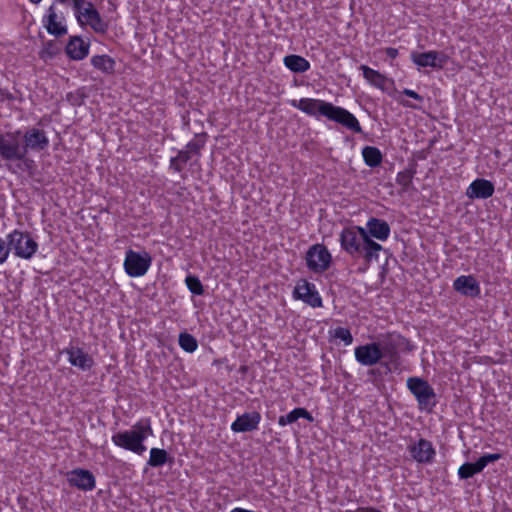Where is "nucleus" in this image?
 I'll return each instance as SVG.
<instances>
[{"mask_svg":"<svg viewBox=\"0 0 512 512\" xmlns=\"http://www.w3.org/2000/svg\"><path fill=\"white\" fill-rule=\"evenodd\" d=\"M289 104L309 116H323L355 133L362 132L358 119L352 113L330 102L314 98H301L290 100Z\"/></svg>","mask_w":512,"mask_h":512,"instance_id":"1","label":"nucleus"},{"mask_svg":"<svg viewBox=\"0 0 512 512\" xmlns=\"http://www.w3.org/2000/svg\"><path fill=\"white\" fill-rule=\"evenodd\" d=\"M340 247L352 257H363L367 263L378 261L383 247L366 237L362 226L345 227L339 235Z\"/></svg>","mask_w":512,"mask_h":512,"instance_id":"2","label":"nucleus"},{"mask_svg":"<svg viewBox=\"0 0 512 512\" xmlns=\"http://www.w3.org/2000/svg\"><path fill=\"white\" fill-rule=\"evenodd\" d=\"M153 435L151 419L142 418L135 422L130 429L113 433L111 441L116 447L141 456L147 450L146 440Z\"/></svg>","mask_w":512,"mask_h":512,"instance_id":"3","label":"nucleus"},{"mask_svg":"<svg viewBox=\"0 0 512 512\" xmlns=\"http://www.w3.org/2000/svg\"><path fill=\"white\" fill-rule=\"evenodd\" d=\"M75 19L80 27H90L95 33L105 34L108 22L105 21L94 5L86 0H72Z\"/></svg>","mask_w":512,"mask_h":512,"instance_id":"4","label":"nucleus"},{"mask_svg":"<svg viewBox=\"0 0 512 512\" xmlns=\"http://www.w3.org/2000/svg\"><path fill=\"white\" fill-rule=\"evenodd\" d=\"M9 244V253L16 258L30 261L38 252L39 244L31 233L14 229L6 235Z\"/></svg>","mask_w":512,"mask_h":512,"instance_id":"5","label":"nucleus"},{"mask_svg":"<svg viewBox=\"0 0 512 512\" xmlns=\"http://www.w3.org/2000/svg\"><path fill=\"white\" fill-rule=\"evenodd\" d=\"M153 258L145 250L135 251L128 249L125 252L123 269L131 278H140L147 274L152 266Z\"/></svg>","mask_w":512,"mask_h":512,"instance_id":"6","label":"nucleus"},{"mask_svg":"<svg viewBox=\"0 0 512 512\" xmlns=\"http://www.w3.org/2000/svg\"><path fill=\"white\" fill-rule=\"evenodd\" d=\"M41 24L46 32L53 37L60 38L68 33L67 18L56 3H52L44 11Z\"/></svg>","mask_w":512,"mask_h":512,"instance_id":"7","label":"nucleus"},{"mask_svg":"<svg viewBox=\"0 0 512 512\" xmlns=\"http://www.w3.org/2000/svg\"><path fill=\"white\" fill-rule=\"evenodd\" d=\"M407 387L417 400L421 410L431 411L436 405V394L433 387L424 379L410 377Z\"/></svg>","mask_w":512,"mask_h":512,"instance_id":"8","label":"nucleus"},{"mask_svg":"<svg viewBox=\"0 0 512 512\" xmlns=\"http://www.w3.org/2000/svg\"><path fill=\"white\" fill-rule=\"evenodd\" d=\"M20 130L0 133V156L5 160H23L25 149L22 148Z\"/></svg>","mask_w":512,"mask_h":512,"instance_id":"9","label":"nucleus"},{"mask_svg":"<svg viewBox=\"0 0 512 512\" xmlns=\"http://www.w3.org/2000/svg\"><path fill=\"white\" fill-rule=\"evenodd\" d=\"M390 353L388 346L380 342L359 345L354 349L355 360L362 366H374Z\"/></svg>","mask_w":512,"mask_h":512,"instance_id":"10","label":"nucleus"},{"mask_svg":"<svg viewBox=\"0 0 512 512\" xmlns=\"http://www.w3.org/2000/svg\"><path fill=\"white\" fill-rule=\"evenodd\" d=\"M305 261L313 273H323L332 263V255L323 244H314L306 252Z\"/></svg>","mask_w":512,"mask_h":512,"instance_id":"11","label":"nucleus"},{"mask_svg":"<svg viewBox=\"0 0 512 512\" xmlns=\"http://www.w3.org/2000/svg\"><path fill=\"white\" fill-rule=\"evenodd\" d=\"M295 300H301L312 308L323 306L322 297L314 283L306 279H299L292 292Z\"/></svg>","mask_w":512,"mask_h":512,"instance_id":"12","label":"nucleus"},{"mask_svg":"<svg viewBox=\"0 0 512 512\" xmlns=\"http://www.w3.org/2000/svg\"><path fill=\"white\" fill-rule=\"evenodd\" d=\"M410 58L418 68L430 67L437 70L443 69L449 60L447 54L435 50L426 52L413 51L410 54Z\"/></svg>","mask_w":512,"mask_h":512,"instance_id":"13","label":"nucleus"},{"mask_svg":"<svg viewBox=\"0 0 512 512\" xmlns=\"http://www.w3.org/2000/svg\"><path fill=\"white\" fill-rule=\"evenodd\" d=\"M362 229L369 240L379 242L387 241L391 233L389 224L385 220L376 217L369 218Z\"/></svg>","mask_w":512,"mask_h":512,"instance_id":"14","label":"nucleus"},{"mask_svg":"<svg viewBox=\"0 0 512 512\" xmlns=\"http://www.w3.org/2000/svg\"><path fill=\"white\" fill-rule=\"evenodd\" d=\"M67 481L70 486L82 491H92L96 486L95 476L86 469L77 468L67 473Z\"/></svg>","mask_w":512,"mask_h":512,"instance_id":"15","label":"nucleus"},{"mask_svg":"<svg viewBox=\"0 0 512 512\" xmlns=\"http://www.w3.org/2000/svg\"><path fill=\"white\" fill-rule=\"evenodd\" d=\"M502 455L499 453L485 454L474 463H464L458 469V475L461 479H468L475 474L480 473L489 463L498 461Z\"/></svg>","mask_w":512,"mask_h":512,"instance_id":"16","label":"nucleus"},{"mask_svg":"<svg viewBox=\"0 0 512 512\" xmlns=\"http://www.w3.org/2000/svg\"><path fill=\"white\" fill-rule=\"evenodd\" d=\"M22 140H24L22 148L25 149V155L28 150L40 151L46 149L49 145V139L45 132L37 128L29 129L22 134Z\"/></svg>","mask_w":512,"mask_h":512,"instance_id":"17","label":"nucleus"},{"mask_svg":"<svg viewBox=\"0 0 512 512\" xmlns=\"http://www.w3.org/2000/svg\"><path fill=\"white\" fill-rule=\"evenodd\" d=\"M260 422V413L253 411L237 416L230 428L234 433L250 432L258 429Z\"/></svg>","mask_w":512,"mask_h":512,"instance_id":"18","label":"nucleus"},{"mask_svg":"<svg viewBox=\"0 0 512 512\" xmlns=\"http://www.w3.org/2000/svg\"><path fill=\"white\" fill-rule=\"evenodd\" d=\"M90 51V43L83 40L81 36H71L65 46L67 56L74 61L85 59Z\"/></svg>","mask_w":512,"mask_h":512,"instance_id":"19","label":"nucleus"},{"mask_svg":"<svg viewBox=\"0 0 512 512\" xmlns=\"http://www.w3.org/2000/svg\"><path fill=\"white\" fill-rule=\"evenodd\" d=\"M412 458L419 463H430L435 457V449L432 443L426 439H420L410 446Z\"/></svg>","mask_w":512,"mask_h":512,"instance_id":"20","label":"nucleus"},{"mask_svg":"<svg viewBox=\"0 0 512 512\" xmlns=\"http://www.w3.org/2000/svg\"><path fill=\"white\" fill-rule=\"evenodd\" d=\"M494 185L489 180L477 178L466 189V196L470 199H487L494 193Z\"/></svg>","mask_w":512,"mask_h":512,"instance_id":"21","label":"nucleus"},{"mask_svg":"<svg viewBox=\"0 0 512 512\" xmlns=\"http://www.w3.org/2000/svg\"><path fill=\"white\" fill-rule=\"evenodd\" d=\"M453 288L464 296L477 297L481 289L478 281L472 275H461L453 282Z\"/></svg>","mask_w":512,"mask_h":512,"instance_id":"22","label":"nucleus"},{"mask_svg":"<svg viewBox=\"0 0 512 512\" xmlns=\"http://www.w3.org/2000/svg\"><path fill=\"white\" fill-rule=\"evenodd\" d=\"M360 70L363 72V77L366 82L374 88L386 91L388 89V85L392 84V80L367 65H361Z\"/></svg>","mask_w":512,"mask_h":512,"instance_id":"23","label":"nucleus"},{"mask_svg":"<svg viewBox=\"0 0 512 512\" xmlns=\"http://www.w3.org/2000/svg\"><path fill=\"white\" fill-rule=\"evenodd\" d=\"M68 361L71 365L85 371L93 366V359L83 349L79 347H70L65 350Z\"/></svg>","mask_w":512,"mask_h":512,"instance_id":"24","label":"nucleus"},{"mask_svg":"<svg viewBox=\"0 0 512 512\" xmlns=\"http://www.w3.org/2000/svg\"><path fill=\"white\" fill-rule=\"evenodd\" d=\"M91 65L105 74H112L115 70L116 62L109 55H94L90 59Z\"/></svg>","mask_w":512,"mask_h":512,"instance_id":"25","label":"nucleus"},{"mask_svg":"<svg viewBox=\"0 0 512 512\" xmlns=\"http://www.w3.org/2000/svg\"><path fill=\"white\" fill-rule=\"evenodd\" d=\"M283 63L286 68L295 73H304L310 69L309 61L299 55H288L284 57Z\"/></svg>","mask_w":512,"mask_h":512,"instance_id":"26","label":"nucleus"},{"mask_svg":"<svg viewBox=\"0 0 512 512\" xmlns=\"http://www.w3.org/2000/svg\"><path fill=\"white\" fill-rule=\"evenodd\" d=\"M299 418H304L309 422L313 421L312 415L305 408H295L290 411L287 415L280 416L278 419V424L281 427L292 424L297 421Z\"/></svg>","mask_w":512,"mask_h":512,"instance_id":"27","label":"nucleus"},{"mask_svg":"<svg viewBox=\"0 0 512 512\" xmlns=\"http://www.w3.org/2000/svg\"><path fill=\"white\" fill-rule=\"evenodd\" d=\"M173 458L170 457L166 450L161 448H151L149 452V459L147 465L153 468L161 467L168 462H172Z\"/></svg>","mask_w":512,"mask_h":512,"instance_id":"28","label":"nucleus"},{"mask_svg":"<svg viewBox=\"0 0 512 512\" xmlns=\"http://www.w3.org/2000/svg\"><path fill=\"white\" fill-rule=\"evenodd\" d=\"M362 157L364 163L371 168L379 166L383 159L381 151L374 146H365L362 149Z\"/></svg>","mask_w":512,"mask_h":512,"instance_id":"29","label":"nucleus"},{"mask_svg":"<svg viewBox=\"0 0 512 512\" xmlns=\"http://www.w3.org/2000/svg\"><path fill=\"white\" fill-rule=\"evenodd\" d=\"M329 337L334 340H339L345 346H349L353 343V336L349 329L344 327H336L329 330Z\"/></svg>","mask_w":512,"mask_h":512,"instance_id":"30","label":"nucleus"},{"mask_svg":"<svg viewBox=\"0 0 512 512\" xmlns=\"http://www.w3.org/2000/svg\"><path fill=\"white\" fill-rule=\"evenodd\" d=\"M178 343L181 349L187 353H193L198 349L197 339L187 332L179 334Z\"/></svg>","mask_w":512,"mask_h":512,"instance_id":"31","label":"nucleus"},{"mask_svg":"<svg viewBox=\"0 0 512 512\" xmlns=\"http://www.w3.org/2000/svg\"><path fill=\"white\" fill-rule=\"evenodd\" d=\"M185 284L188 290L194 295H202L204 293V288L197 276L188 275L185 278Z\"/></svg>","mask_w":512,"mask_h":512,"instance_id":"32","label":"nucleus"},{"mask_svg":"<svg viewBox=\"0 0 512 512\" xmlns=\"http://www.w3.org/2000/svg\"><path fill=\"white\" fill-rule=\"evenodd\" d=\"M9 244L5 238L0 236V265L4 264L9 258Z\"/></svg>","mask_w":512,"mask_h":512,"instance_id":"33","label":"nucleus"},{"mask_svg":"<svg viewBox=\"0 0 512 512\" xmlns=\"http://www.w3.org/2000/svg\"><path fill=\"white\" fill-rule=\"evenodd\" d=\"M203 147V143L198 140H191L185 146V149L189 150L193 156H199L200 149Z\"/></svg>","mask_w":512,"mask_h":512,"instance_id":"34","label":"nucleus"},{"mask_svg":"<svg viewBox=\"0 0 512 512\" xmlns=\"http://www.w3.org/2000/svg\"><path fill=\"white\" fill-rule=\"evenodd\" d=\"M176 156L183 164H186L193 157V155L189 153V150L185 148L180 150Z\"/></svg>","mask_w":512,"mask_h":512,"instance_id":"35","label":"nucleus"},{"mask_svg":"<svg viewBox=\"0 0 512 512\" xmlns=\"http://www.w3.org/2000/svg\"><path fill=\"white\" fill-rule=\"evenodd\" d=\"M183 165L184 164L181 163L180 160H178L177 156H175L171 158L169 167L175 172H180L183 168Z\"/></svg>","mask_w":512,"mask_h":512,"instance_id":"36","label":"nucleus"},{"mask_svg":"<svg viewBox=\"0 0 512 512\" xmlns=\"http://www.w3.org/2000/svg\"><path fill=\"white\" fill-rule=\"evenodd\" d=\"M403 94L410 98H413L414 100L423 101V97L412 89H408V88L404 89Z\"/></svg>","mask_w":512,"mask_h":512,"instance_id":"37","label":"nucleus"},{"mask_svg":"<svg viewBox=\"0 0 512 512\" xmlns=\"http://www.w3.org/2000/svg\"><path fill=\"white\" fill-rule=\"evenodd\" d=\"M345 512H381L380 510L373 507H360L356 510H347Z\"/></svg>","mask_w":512,"mask_h":512,"instance_id":"38","label":"nucleus"},{"mask_svg":"<svg viewBox=\"0 0 512 512\" xmlns=\"http://www.w3.org/2000/svg\"><path fill=\"white\" fill-rule=\"evenodd\" d=\"M385 53L391 59H395L398 56V50L392 47L386 48Z\"/></svg>","mask_w":512,"mask_h":512,"instance_id":"39","label":"nucleus"},{"mask_svg":"<svg viewBox=\"0 0 512 512\" xmlns=\"http://www.w3.org/2000/svg\"><path fill=\"white\" fill-rule=\"evenodd\" d=\"M397 101H398L400 104H402L403 106L408 107V108H413V109H417V108H419L418 106H416V105L412 104L411 102H409V101H405V100H402V99H400V98H398V99H397Z\"/></svg>","mask_w":512,"mask_h":512,"instance_id":"40","label":"nucleus"},{"mask_svg":"<svg viewBox=\"0 0 512 512\" xmlns=\"http://www.w3.org/2000/svg\"><path fill=\"white\" fill-rule=\"evenodd\" d=\"M405 177H406V176H405L404 174L399 173V174L397 175V181H398V183H399V184H401V185H406V184L408 183L409 179H404Z\"/></svg>","mask_w":512,"mask_h":512,"instance_id":"41","label":"nucleus"},{"mask_svg":"<svg viewBox=\"0 0 512 512\" xmlns=\"http://www.w3.org/2000/svg\"><path fill=\"white\" fill-rule=\"evenodd\" d=\"M230 512H258V511L248 510V509H245L242 507H235Z\"/></svg>","mask_w":512,"mask_h":512,"instance_id":"42","label":"nucleus"},{"mask_svg":"<svg viewBox=\"0 0 512 512\" xmlns=\"http://www.w3.org/2000/svg\"><path fill=\"white\" fill-rule=\"evenodd\" d=\"M42 0H29L30 3L38 5Z\"/></svg>","mask_w":512,"mask_h":512,"instance_id":"43","label":"nucleus"},{"mask_svg":"<svg viewBox=\"0 0 512 512\" xmlns=\"http://www.w3.org/2000/svg\"><path fill=\"white\" fill-rule=\"evenodd\" d=\"M58 1H59L60 3H64V2H65V0H58Z\"/></svg>","mask_w":512,"mask_h":512,"instance_id":"44","label":"nucleus"}]
</instances>
